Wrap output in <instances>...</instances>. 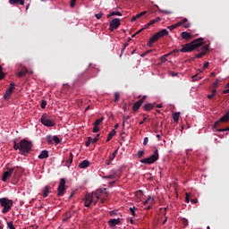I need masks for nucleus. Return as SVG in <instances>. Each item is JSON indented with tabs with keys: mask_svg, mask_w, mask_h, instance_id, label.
<instances>
[{
	"mask_svg": "<svg viewBox=\"0 0 229 229\" xmlns=\"http://www.w3.org/2000/svg\"><path fill=\"white\" fill-rule=\"evenodd\" d=\"M203 41H204V38H197V39L193 40L192 42H191L189 44L183 45L180 50L175 49V50L168 53V55H176L179 52H182V53L192 52L195 49H197L198 47L204 45Z\"/></svg>",
	"mask_w": 229,
	"mask_h": 229,
	"instance_id": "obj_1",
	"label": "nucleus"
},
{
	"mask_svg": "<svg viewBox=\"0 0 229 229\" xmlns=\"http://www.w3.org/2000/svg\"><path fill=\"white\" fill-rule=\"evenodd\" d=\"M33 144L27 140H21L20 143L13 141V149L19 150L21 156L27 157L32 151Z\"/></svg>",
	"mask_w": 229,
	"mask_h": 229,
	"instance_id": "obj_2",
	"label": "nucleus"
},
{
	"mask_svg": "<svg viewBox=\"0 0 229 229\" xmlns=\"http://www.w3.org/2000/svg\"><path fill=\"white\" fill-rule=\"evenodd\" d=\"M0 206L3 208L2 213L6 214L13 207V200L8 198H0Z\"/></svg>",
	"mask_w": 229,
	"mask_h": 229,
	"instance_id": "obj_3",
	"label": "nucleus"
},
{
	"mask_svg": "<svg viewBox=\"0 0 229 229\" xmlns=\"http://www.w3.org/2000/svg\"><path fill=\"white\" fill-rule=\"evenodd\" d=\"M159 159V153H158V150L156 149L154 151V154H152L150 157H146V158H142L140 160V163L141 164H145V165H152L154 164L155 162H157V160Z\"/></svg>",
	"mask_w": 229,
	"mask_h": 229,
	"instance_id": "obj_4",
	"label": "nucleus"
},
{
	"mask_svg": "<svg viewBox=\"0 0 229 229\" xmlns=\"http://www.w3.org/2000/svg\"><path fill=\"white\" fill-rule=\"evenodd\" d=\"M40 121L41 123L47 127H54L55 125V120L47 114H43Z\"/></svg>",
	"mask_w": 229,
	"mask_h": 229,
	"instance_id": "obj_5",
	"label": "nucleus"
},
{
	"mask_svg": "<svg viewBox=\"0 0 229 229\" xmlns=\"http://www.w3.org/2000/svg\"><path fill=\"white\" fill-rule=\"evenodd\" d=\"M66 181L65 179L62 178L60 180V183L58 186V193H57V197H63L66 191V186H65Z\"/></svg>",
	"mask_w": 229,
	"mask_h": 229,
	"instance_id": "obj_6",
	"label": "nucleus"
},
{
	"mask_svg": "<svg viewBox=\"0 0 229 229\" xmlns=\"http://www.w3.org/2000/svg\"><path fill=\"white\" fill-rule=\"evenodd\" d=\"M121 26V20L119 18H114L109 22V31L113 32L114 30Z\"/></svg>",
	"mask_w": 229,
	"mask_h": 229,
	"instance_id": "obj_7",
	"label": "nucleus"
},
{
	"mask_svg": "<svg viewBox=\"0 0 229 229\" xmlns=\"http://www.w3.org/2000/svg\"><path fill=\"white\" fill-rule=\"evenodd\" d=\"M13 89H15V84L13 82H12L10 84L9 88L6 89L5 94L4 95V99L8 101V99H10V97H11Z\"/></svg>",
	"mask_w": 229,
	"mask_h": 229,
	"instance_id": "obj_8",
	"label": "nucleus"
},
{
	"mask_svg": "<svg viewBox=\"0 0 229 229\" xmlns=\"http://www.w3.org/2000/svg\"><path fill=\"white\" fill-rule=\"evenodd\" d=\"M209 50V45H205L201 47V52L195 55V58H203V56L208 53Z\"/></svg>",
	"mask_w": 229,
	"mask_h": 229,
	"instance_id": "obj_9",
	"label": "nucleus"
},
{
	"mask_svg": "<svg viewBox=\"0 0 229 229\" xmlns=\"http://www.w3.org/2000/svg\"><path fill=\"white\" fill-rule=\"evenodd\" d=\"M92 198H93V196H92V194H90V193L85 195V198H84V199H85L84 206H85L86 208H89V207H90V204H92Z\"/></svg>",
	"mask_w": 229,
	"mask_h": 229,
	"instance_id": "obj_10",
	"label": "nucleus"
},
{
	"mask_svg": "<svg viewBox=\"0 0 229 229\" xmlns=\"http://www.w3.org/2000/svg\"><path fill=\"white\" fill-rule=\"evenodd\" d=\"M14 171V168H11L8 171H6L5 173H4L3 176H2V181L3 182H6L8 180V178L11 177V175L13 174Z\"/></svg>",
	"mask_w": 229,
	"mask_h": 229,
	"instance_id": "obj_11",
	"label": "nucleus"
},
{
	"mask_svg": "<svg viewBox=\"0 0 229 229\" xmlns=\"http://www.w3.org/2000/svg\"><path fill=\"white\" fill-rule=\"evenodd\" d=\"M184 24V28L185 29H189L190 27H191V23L190 22H188V19L187 18H184V19H182V21H178L177 23H176V25L178 26V27H181V26H182Z\"/></svg>",
	"mask_w": 229,
	"mask_h": 229,
	"instance_id": "obj_12",
	"label": "nucleus"
},
{
	"mask_svg": "<svg viewBox=\"0 0 229 229\" xmlns=\"http://www.w3.org/2000/svg\"><path fill=\"white\" fill-rule=\"evenodd\" d=\"M181 37L182 39H184L186 41L191 40L193 38L192 34L188 31H182L181 34Z\"/></svg>",
	"mask_w": 229,
	"mask_h": 229,
	"instance_id": "obj_13",
	"label": "nucleus"
},
{
	"mask_svg": "<svg viewBox=\"0 0 229 229\" xmlns=\"http://www.w3.org/2000/svg\"><path fill=\"white\" fill-rule=\"evenodd\" d=\"M156 34L158 37V39H160L161 38L167 36L169 34V31L166 29H162L161 30L156 32Z\"/></svg>",
	"mask_w": 229,
	"mask_h": 229,
	"instance_id": "obj_14",
	"label": "nucleus"
},
{
	"mask_svg": "<svg viewBox=\"0 0 229 229\" xmlns=\"http://www.w3.org/2000/svg\"><path fill=\"white\" fill-rule=\"evenodd\" d=\"M39 159H47L49 157V151L47 149H44L40 152V154L38 156Z\"/></svg>",
	"mask_w": 229,
	"mask_h": 229,
	"instance_id": "obj_15",
	"label": "nucleus"
},
{
	"mask_svg": "<svg viewBox=\"0 0 229 229\" xmlns=\"http://www.w3.org/2000/svg\"><path fill=\"white\" fill-rule=\"evenodd\" d=\"M90 166V161L89 160H83L81 164H79V167L81 169H86Z\"/></svg>",
	"mask_w": 229,
	"mask_h": 229,
	"instance_id": "obj_16",
	"label": "nucleus"
},
{
	"mask_svg": "<svg viewBox=\"0 0 229 229\" xmlns=\"http://www.w3.org/2000/svg\"><path fill=\"white\" fill-rule=\"evenodd\" d=\"M162 21V19L160 17H157L154 20H151L146 26L145 29H148V27L153 26L154 24H156L157 22H160Z\"/></svg>",
	"mask_w": 229,
	"mask_h": 229,
	"instance_id": "obj_17",
	"label": "nucleus"
},
{
	"mask_svg": "<svg viewBox=\"0 0 229 229\" xmlns=\"http://www.w3.org/2000/svg\"><path fill=\"white\" fill-rule=\"evenodd\" d=\"M142 104H143V103H142V100H139V101L135 102V103L133 104V106H132V111H133L134 113H136V112L140 108V106H141Z\"/></svg>",
	"mask_w": 229,
	"mask_h": 229,
	"instance_id": "obj_18",
	"label": "nucleus"
},
{
	"mask_svg": "<svg viewBox=\"0 0 229 229\" xmlns=\"http://www.w3.org/2000/svg\"><path fill=\"white\" fill-rule=\"evenodd\" d=\"M109 226H111V228H114L115 225H119L121 223V219L117 218V219H111L109 220Z\"/></svg>",
	"mask_w": 229,
	"mask_h": 229,
	"instance_id": "obj_19",
	"label": "nucleus"
},
{
	"mask_svg": "<svg viewBox=\"0 0 229 229\" xmlns=\"http://www.w3.org/2000/svg\"><path fill=\"white\" fill-rule=\"evenodd\" d=\"M28 72H29L28 68L23 67L22 70L18 72L17 76H18V78H22V77H24Z\"/></svg>",
	"mask_w": 229,
	"mask_h": 229,
	"instance_id": "obj_20",
	"label": "nucleus"
},
{
	"mask_svg": "<svg viewBox=\"0 0 229 229\" xmlns=\"http://www.w3.org/2000/svg\"><path fill=\"white\" fill-rule=\"evenodd\" d=\"M155 107V104H152V103H148L145 105L144 106V111L146 112H150L151 110H153Z\"/></svg>",
	"mask_w": 229,
	"mask_h": 229,
	"instance_id": "obj_21",
	"label": "nucleus"
},
{
	"mask_svg": "<svg viewBox=\"0 0 229 229\" xmlns=\"http://www.w3.org/2000/svg\"><path fill=\"white\" fill-rule=\"evenodd\" d=\"M159 38L157 37V34L155 33L154 36L149 39L148 46H152L154 43H156Z\"/></svg>",
	"mask_w": 229,
	"mask_h": 229,
	"instance_id": "obj_22",
	"label": "nucleus"
},
{
	"mask_svg": "<svg viewBox=\"0 0 229 229\" xmlns=\"http://www.w3.org/2000/svg\"><path fill=\"white\" fill-rule=\"evenodd\" d=\"M9 3L13 5H15V4L24 5L25 1L24 0H9Z\"/></svg>",
	"mask_w": 229,
	"mask_h": 229,
	"instance_id": "obj_23",
	"label": "nucleus"
},
{
	"mask_svg": "<svg viewBox=\"0 0 229 229\" xmlns=\"http://www.w3.org/2000/svg\"><path fill=\"white\" fill-rule=\"evenodd\" d=\"M50 191H51V186H45L43 190V198H47Z\"/></svg>",
	"mask_w": 229,
	"mask_h": 229,
	"instance_id": "obj_24",
	"label": "nucleus"
},
{
	"mask_svg": "<svg viewBox=\"0 0 229 229\" xmlns=\"http://www.w3.org/2000/svg\"><path fill=\"white\" fill-rule=\"evenodd\" d=\"M72 161H73V154L70 152V157H68L66 161V166L70 167Z\"/></svg>",
	"mask_w": 229,
	"mask_h": 229,
	"instance_id": "obj_25",
	"label": "nucleus"
},
{
	"mask_svg": "<svg viewBox=\"0 0 229 229\" xmlns=\"http://www.w3.org/2000/svg\"><path fill=\"white\" fill-rule=\"evenodd\" d=\"M116 134L115 129H113L112 131L109 132L106 142H109V140H112V138Z\"/></svg>",
	"mask_w": 229,
	"mask_h": 229,
	"instance_id": "obj_26",
	"label": "nucleus"
},
{
	"mask_svg": "<svg viewBox=\"0 0 229 229\" xmlns=\"http://www.w3.org/2000/svg\"><path fill=\"white\" fill-rule=\"evenodd\" d=\"M229 120V113L225 114V115H223L220 119L219 122L221 123H225Z\"/></svg>",
	"mask_w": 229,
	"mask_h": 229,
	"instance_id": "obj_27",
	"label": "nucleus"
},
{
	"mask_svg": "<svg viewBox=\"0 0 229 229\" xmlns=\"http://www.w3.org/2000/svg\"><path fill=\"white\" fill-rule=\"evenodd\" d=\"M179 117H180V113L175 112L173 114V119H174V123H178Z\"/></svg>",
	"mask_w": 229,
	"mask_h": 229,
	"instance_id": "obj_28",
	"label": "nucleus"
},
{
	"mask_svg": "<svg viewBox=\"0 0 229 229\" xmlns=\"http://www.w3.org/2000/svg\"><path fill=\"white\" fill-rule=\"evenodd\" d=\"M216 94H217V90L213 89V90L211 91V94H210V95H208V99H214Z\"/></svg>",
	"mask_w": 229,
	"mask_h": 229,
	"instance_id": "obj_29",
	"label": "nucleus"
},
{
	"mask_svg": "<svg viewBox=\"0 0 229 229\" xmlns=\"http://www.w3.org/2000/svg\"><path fill=\"white\" fill-rule=\"evenodd\" d=\"M104 117L102 116V117H100V118H98V120H96V122H94V123H93V125H96V126H98L99 127V125H100V123H102V122L104 121Z\"/></svg>",
	"mask_w": 229,
	"mask_h": 229,
	"instance_id": "obj_30",
	"label": "nucleus"
},
{
	"mask_svg": "<svg viewBox=\"0 0 229 229\" xmlns=\"http://www.w3.org/2000/svg\"><path fill=\"white\" fill-rule=\"evenodd\" d=\"M201 79H202V77H201L200 73H196L192 77L193 81H197L198 80H201Z\"/></svg>",
	"mask_w": 229,
	"mask_h": 229,
	"instance_id": "obj_31",
	"label": "nucleus"
},
{
	"mask_svg": "<svg viewBox=\"0 0 229 229\" xmlns=\"http://www.w3.org/2000/svg\"><path fill=\"white\" fill-rule=\"evenodd\" d=\"M148 202H150V205H153L154 204V199L151 198V197L148 198V199H146L144 201V206H146Z\"/></svg>",
	"mask_w": 229,
	"mask_h": 229,
	"instance_id": "obj_32",
	"label": "nucleus"
},
{
	"mask_svg": "<svg viewBox=\"0 0 229 229\" xmlns=\"http://www.w3.org/2000/svg\"><path fill=\"white\" fill-rule=\"evenodd\" d=\"M117 154H118V148L115 149V150L113 152V154H111V156H109L110 160H113V161H114V159L115 158V157L117 156Z\"/></svg>",
	"mask_w": 229,
	"mask_h": 229,
	"instance_id": "obj_33",
	"label": "nucleus"
},
{
	"mask_svg": "<svg viewBox=\"0 0 229 229\" xmlns=\"http://www.w3.org/2000/svg\"><path fill=\"white\" fill-rule=\"evenodd\" d=\"M177 28H179V27L177 26V23L173 24V25H170V26L167 27V29H168L170 31H173V30H176Z\"/></svg>",
	"mask_w": 229,
	"mask_h": 229,
	"instance_id": "obj_34",
	"label": "nucleus"
},
{
	"mask_svg": "<svg viewBox=\"0 0 229 229\" xmlns=\"http://www.w3.org/2000/svg\"><path fill=\"white\" fill-rule=\"evenodd\" d=\"M116 175V172L113 173V174H109L107 176H104V179H114Z\"/></svg>",
	"mask_w": 229,
	"mask_h": 229,
	"instance_id": "obj_35",
	"label": "nucleus"
},
{
	"mask_svg": "<svg viewBox=\"0 0 229 229\" xmlns=\"http://www.w3.org/2000/svg\"><path fill=\"white\" fill-rule=\"evenodd\" d=\"M47 106V101L42 100L40 104L41 109H46Z\"/></svg>",
	"mask_w": 229,
	"mask_h": 229,
	"instance_id": "obj_36",
	"label": "nucleus"
},
{
	"mask_svg": "<svg viewBox=\"0 0 229 229\" xmlns=\"http://www.w3.org/2000/svg\"><path fill=\"white\" fill-rule=\"evenodd\" d=\"M169 54H166L161 57V63H166L167 62V56H169Z\"/></svg>",
	"mask_w": 229,
	"mask_h": 229,
	"instance_id": "obj_37",
	"label": "nucleus"
},
{
	"mask_svg": "<svg viewBox=\"0 0 229 229\" xmlns=\"http://www.w3.org/2000/svg\"><path fill=\"white\" fill-rule=\"evenodd\" d=\"M111 15H117L118 17H122L123 13L118 11L111 12Z\"/></svg>",
	"mask_w": 229,
	"mask_h": 229,
	"instance_id": "obj_38",
	"label": "nucleus"
},
{
	"mask_svg": "<svg viewBox=\"0 0 229 229\" xmlns=\"http://www.w3.org/2000/svg\"><path fill=\"white\" fill-rule=\"evenodd\" d=\"M159 12L165 13V15H172L173 13L172 11H167V10H159Z\"/></svg>",
	"mask_w": 229,
	"mask_h": 229,
	"instance_id": "obj_39",
	"label": "nucleus"
},
{
	"mask_svg": "<svg viewBox=\"0 0 229 229\" xmlns=\"http://www.w3.org/2000/svg\"><path fill=\"white\" fill-rule=\"evenodd\" d=\"M135 210H136L135 206H133L132 208H130V212H131V216H136Z\"/></svg>",
	"mask_w": 229,
	"mask_h": 229,
	"instance_id": "obj_40",
	"label": "nucleus"
},
{
	"mask_svg": "<svg viewBox=\"0 0 229 229\" xmlns=\"http://www.w3.org/2000/svg\"><path fill=\"white\" fill-rule=\"evenodd\" d=\"M120 99V93L116 92L114 93V103H117Z\"/></svg>",
	"mask_w": 229,
	"mask_h": 229,
	"instance_id": "obj_41",
	"label": "nucleus"
},
{
	"mask_svg": "<svg viewBox=\"0 0 229 229\" xmlns=\"http://www.w3.org/2000/svg\"><path fill=\"white\" fill-rule=\"evenodd\" d=\"M99 136L100 134H98L94 139H91L92 144H96V142H98Z\"/></svg>",
	"mask_w": 229,
	"mask_h": 229,
	"instance_id": "obj_42",
	"label": "nucleus"
},
{
	"mask_svg": "<svg viewBox=\"0 0 229 229\" xmlns=\"http://www.w3.org/2000/svg\"><path fill=\"white\" fill-rule=\"evenodd\" d=\"M53 140L55 142V144H60L61 140L57 136L53 137Z\"/></svg>",
	"mask_w": 229,
	"mask_h": 229,
	"instance_id": "obj_43",
	"label": "nucleus"
},
{
	"mask_svg": "<svg viewBox=\"0 0 229 229\" xmlns=\"http://www.w3.org/2000/svg\"><path fill=\"white\" fill-rule=\"evenodd\" d=\"M144 155H145L144 150H140V151L138 152V158H141Z\"/></svg>",
	"mask_w": 229,
	"mask_h": 229,
	"instance_id": "obj_44",
	"label": "nucleus"
},
{
	"mask_svg": "<svg viewBox=\"0 0 229 229\" xmlns=\"http://www.w3.org/2000/svg\"><path fill=\"white\" fill-rule=\"evenodd\" d=\"M76 2H77V0H71L70 1V7H72V8L75 7Z\"/></svg>",
	"mask_w": 229,
	"mask_h": 229,
	"instance_id": "obj_45",
	"label": "nucleus"
},
{
	"mask_svg": "<svg viewBox=\"0 0 229 229\" xmlns=\"http://www.w3.org/2000/svg\"><path fill=\"white\" fill-rule=\"evenodd\" d=\"M7 225H8V228L9 229H15L14 225H13V223L11 221V222H8L7 223Z\"/></svg>",
	"mask_w": 229,
	"mask_h": 229,
	"instance_id": "obj_46",
	"label": "nucleus"
},
{
	"mask_svg": "<svg viewBox=\"0 0 229 229\" xmlns=\"http://www.w3.org/2000/svg\"><path fill=\"white\" fill-rule=\"evenodd\" d=\"M53 140H54L50 135L47 136V141L48 142V144H52Z\"/></svg>",
	"mask_w": 229,
	"mask_h": 229,
	"instance_id": "obj_47",
	"label": "nucleus"
},
{
	"mask_svg": "<svg viewBox=\"0 0 229 229\" xmlns=\"http://www.w3.org/2000/svg\"><path fill=\"white\" fill-rule=\"evenodd\" d=\"M5 78V73L4 72L3 69L0 70V80H4Z\"/></svg>",
	"mask_w": 229,
	"mask_h": 229,
	"instance_id": "obj_48",
	"label": "nucleus"
},
{
	"mask_svg": "<svg viewBox=\"0 0 229 229\" xmlns=\"http://www.w3.org/2000/svg\"><path fill=\"white\" fill-rule=\"evenodd\" d=\"M217 132H224V131H229V127L225 129H216Z\"/></svg>",
	"mask_w": 229,
	"mask_h": 229,
	"instance_id": "obj_49",
	"label": "nucleus"
},
{
	"mask_svg": "<svg viewBox=\"0 0 229 229\" xmlns=\"http://www.w3.org/2000/svg\"><path fill=\"white\" fill-rule=\"evenodd\" d=\"M219 79H216V81L213 84V88L216 89L218 87Z\"/></svg>",
	"mask_w": 229,
	"mask_h": 229,
	"instance_id": "obj_50",
	"label": "nucleus"
},
{
	"mask_svg": "<svg viewBox=\"0 0 229 229\" xmlns=\"http://www.w3.org/2000/svg\"><path fill=\"white\" fill-rule=\"evenodd\" d=\"M220 123H221L220 120H217L216 122H215L213 125V129H217V126H219Z\"/></svg>",
	"mask_w": 229,
	"mask_h": 229,
	"instance_id": "obj_51",
	"label": "nucleus"
},
{
	"mask_svg": "<svg viewBox=\"0 0 229 229\" xmlns=\"http://www.w3.org/2000/svg\"><path fill=\"white\" fill-rule=\"evenodd\" d=\"M129 46L128 43L124 44L123 48L121 49V55H123V53L125 51L126 47Z\"/></svg>",
	"mask_w": 229,
	"mask_h": 229,
	"instance_id": "obj_52",
	"label": "nucleus"
},
{
	"mask_svg": "<svg viewBox=\"0 0 229 229\" xmlns=\"http://www.w3.org/2000/svg\"><path fill=\"white\" fill-rule=\"evenodd\" d=\"M102 15H103V13H99L95 14V17H96L97 20H100Z\"/></svg>",
	"mask_w": 229,
	"mask_h": 229,
	"instance_id": "obj_53",
	"label": "nucleus"
},
{
	"mask_svg": "<svg viewBox=\"0 0 229 229\" xmlns=\"http://www.w3.org/2000/svg\"><path fill=\"white\" fill-rule=\"evenodd\" d=\"M208 67H209V63L207 62V63H205V64H203L202 70H206V69H208Z\"/></svg>",
	"mask_w": 229,
	"mask_h": 229,
	"instance_id": "obj_54",
	"label": "nucleus"
},
{
	"mask_svg": "<svg viewBox=\"0 0 229 229\" xmlns=\"http://www.w3.org/2000/svg\"><path fill=\"white\" fill-rule=\"evenodd\" d=\"M93 131L94 133L98 132V131H99V127L94 125V128H93V131Z\"/></svg>",
	"mask_w": 229,
	"mask_h": 229,
	"instance_id": "obj_55",
	"label": "nucleus"
},
{
	"mask_svg": "<svg viewBox=\"0 0 229 229\" xmlns=\"http://www.w3.org/2000/svg\"><path fill=\"white\" fill-rule=\"evenodd\" d=\"M190 197H191V195H190V193H186V197H185V201L187 202V203H189L190 202Z\"/></svg>",
	"mask_w": 229,
	"mask_h": 229,
	"instance_id": "obj_56",
	"label": "nucleus"
},
{
	"mask_svg": "<svg viewBox=\"0 0 229 229\" xmlns=\"http://www.w3.org/2000/svg\"><path fill=\"white\" fill-rule=\"evenodd\" d=\"M131 118V115H124L123 116V121L126 123V121H129Z\"/></svg>",
	"mask_w": 229,
	"mask_h": 229,
	"instance_id": "obj_57",
	"label": "nucleus"
},
{
	"mask_svg": "<svg viewBox=\"0 0 229 229\" xmlns=\"http://www.w3.org/2000/svg\"><path fill=\"white\" fill-rule=\"evenodd\" d=\"M92 138H89V140L86 142V147H89L90 146V142H92Z\"/></svg>",
	"mask_w": 229,
	"mask_h": 229,
	"instance_id": "obj_58",
	"label": "nucleus"
},
{
	"mask_svg": "<svg viewBox=\"0 0 229 229\" xmlns=\"http://www.w3.org/2000/svg\"><path fill=\"white\" fill-rule=\"evenodd\" d=\"M148 142V138L146 137V138L144 139V142H143L144 146H147Z\"/></svg>",
	"mask_w": 229,
	"mask_h": 229,
	"instance_id": "obj_59",
	"label": "nucleus"
},
{
	"mask_svg": "<svg viewBox=\"0 0 229 229\" xmlns=\"http://www.w3.org/2000/svg\"><path fill=\"white\" fill-rule=\"evenodd\" d=\"M112 161H113V160H110V157H109V159H106V164L107 165H110V164L112 163Z\"/></svg>",
	"mask_w": 229,
	"mask_h": 229,
	"instance_id": "obj_60",
	"label": "nucleus"
},
{
	"mask_svg": "<svg viewBox=\"0 0 229 229\" xmlns=\"http://www.w3.org/2000/svg\"><path fill=\"white\" fill-rule=\"evenodd\" d=\"M182 223H183V225H184L185 226H187V225H189V222H188L187 219H183Z\"/></svg>",
	"mask_w": 229,
	"mask_h": 229,
	"instance_id": "obj_61",
	"label": "nucleus"
},
{
	"mask_svg": "<svg viewBox=\"0 0 229 229\" xmlns=\"http://www.w3.org/2000/svg\"><path fill=\"white\" fill-rule=\"evenodd\" d=\"M191 202H192L193 204H197V203L199 202V200H198V199H191Z\"/></svg>",
	"mask_w": 229,
	"mask_h": 229,
	"instance_id": "obj_62",
	"label": "nucleus"
},
{
	"mask_svg": "<svg viewBox=\"0 0 229 229\" xmlns=\"http://www.w3.org/2000/svg\"><path fill=\"white\" fill-rule=\"evenodd\" d=\"M145 99H147V96H143L142 98L140 99V101H142V104H143Z\"/></svg>",
	"mask_w": 229,
	"mask_h": 229,
	"instance_id": "obj_63",
	"label": "nucleus"
},
{
	"mask_svg": "<svg viewBox=\"0 0 229 229\" xmlns=\"http://www.w3.org/2000/svg\"><path fill=\"white\" fill-rule=\"evenodd\" d=\"M223 93H224V94H228V93H229V89H225V90L223 91Z\"/></svg>",
	"mask_w": 229,
	"mask_h": 229,
	"instance_id": "obj_64",
	"label": "nucleus"
}]
</instances>
